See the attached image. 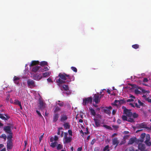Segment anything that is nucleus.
Segmentation results:
<instances>
[{
  "mask_svg": "<svg viewBox=\"0 0 151 151\" xmlns=\"http://www.w3.org/2000/svg\"><path fill=\"white\" fill-rule=\"evenodd\" d=\"M94 151H100V149L98 147H96L94 148Z\"/></svg>",
  "mask_w": 151,
  "mask_h": 151,
  "instance_id": "nucleus-55",
  "label": "nucleus"
},
{
  "mask_svg": "<svg viewBox=\"0 0 151 151\" xmlns=\"http://www.w3.org/2000/svg\"><path fill=\"white\" fill-rule=\"evenodd\" d=\"M13 147L12 141H7V149L8 150L12 149Z\"/></svg>",
  "mask_w": 151,
  "mask_h": 151,
  "instance_id": "nucleus-10",
  "label": "nucleus"
},
{
  "mask_svg": "<svg viewBox=\"0 0 151 151\" xmlns=\"http://www.w3.org/2000/svg\"><path fill=\"white\" fill-rule=\"evenodd\" d=\"M142 142H139L138 143V148L141 150H143L146 148V146L145 145L142 143Z\"/></svg>",
  "mask_w": 151,
  "mask_h": 151,
  "instance_id": "nucleus-15",
  "label": "nucleus"
},
{
  "mask_svg": "<svg viewBox=\"0 0 151 151\" xmlns=\"http://www.w3.org/2000/svg\"><path fill=\"white\" fill-rule=\"evenodd\" d=\"M96 142V139H93L91 142V144L92 145H93L94 143H95V142Z\"/></svg>",
  "mask_w": 151,
  "mask_h": 151,
  "instance_id": "nucleus-53",
  "label": "nucleus"
},
{
  "mask_svg": "<svg viewBox=\"0 0 151 151\" xmlns=\"http://www.w3.org/2000/svg\"><path fill=\"white\" fill-rule=\"evenodd\" d=\"M84 133L85 134H89V131H88V128H86V132H84Z\"/></svg>",
  "mask_w": 151,
  "mask_h": 151,
  "instance_id": "nucleus-58",
  "label": "nucleus"
},
{
  "mask_svg": "<svg viewBox=\"0 0 151 151\" xmlns=\"http://www.w3.org/2000/svg\"><path fill=\"white\" fill-rule=\"evenodd\" d=\"M63 128L62 127H60L58 128V132L57 133V134L58 135H60V130L62 129Z\"/></svg>",
  "mask_w": 151,
  "mask_h": 151,
  "instance_id": "nucleus-50",
  "label": "nucleus"
},
{
  "mask_svg": "<svg viewBox=\"0 0 151 151\" xmlns=\"http://www.w3.org/2000/svg\"><path fill=\"white\" fill-rule=\"evenodd\" d=\"M54 112L55 113L58 111H59L60 110V108L58 107V106H56L54 109H53Z\"/></svg>",
  "mask_w": 151,
  "mask_h": 151,
  "instance_id": "nucleus-27",
  "label": "nucleus"
},
{
  "mask_svg": "<svg viewBox=\"0 0 151 151\" xmlns=\"http://www.w3.org/2000/svg\"><path fill=\"white\" fill-rule=\"evenodd\" d=\"M9 135L7 137V139H8V141L11 140V141H12V133L11 132L10 134H9Z\"/></svg>",
  "mask_w": 151,
  "mask_h": 151,
  "instance_id": "nucleus-32",
  "label": "nucleus"
},
{
  "mask_svg": "<svg viewBox=\"0 0 151 151\" xmlns=\"http://www.w3.org/2000/svg\"><path fill=\"white\" fill-rule=\"evenodd\" d=\"M138 103L139 104V105H140V106H143L144 104L143 103H142L141 101L139 99L138 100Z\"/></svg>",
  "mask_w": 151,
  "mask_h": 151,
  "instance_id": "nucleus-47",
  "label": "nucleus"
},
{
  "mask_svg": "<svg viewBox=\"0 0 151 151\" xmlns=\"http://www.w3.org/2000/svg\"><path fill=\"white\" fill-rule=\"evenodd\" d=\"M92 102V98L91 97L85 98L83 99V104L86 105L89 103H91Z\"/></svg>",
  "mask_w": 151,
  "mask_h": 151,
  "instance_id": "nucleus-4",
  "label": "nucleus"
},
{
  "mask_svg": "<svg viewBox=\"0 0 151 151\" xmlns=\"http://www.w3.org/2000/svg\"><path fill=\"white\" fill-rule=\"evenodd\" d=\"M47 65V62L45 61H42L40 62V65L41 66H43L45 65Z\"/></svg>",
  "mask_w": 151,
  "mask_h": 151,
  "instance_id": "nucleus-31",
  "label": "nucleus"
},
{
  "mask_svg": "<svg viewBox=\"0 0 151 151\" xmlns=\"http://www.w3.org/2000/svg\"><path fill=\"white\" fill-rule=\"evenodd\" d=\"M63 88L65 91H67L69 89L68 86L66 85H63Z\"/></svg>",
  "mask_w": 151,
  "mask_h": 151,
  "instance_id": "nucleus-36",
  "label": "nucleus"
},
{
  "mask_svg": "<svg viewBox=\"0 0 151 151\" xmlns=\"http://www.w3.org/2000/svg\"><path fill=\"white\" fill-rule=\"evenodd\" d=\"M134 118H136L138 116V115L135 112H134L133 113H132V116Z\"/></svg>",
  "mask_w": 151,
  "mask_h": 151,
  "instance_id": "nucleus-37",
  "label": "nucleus"
},
{
  "mask_svg": "<svg viewBox=\"0 0 151 151\" xmlns=\"http://www.w3.org/2000/svg\"><path fill=\"white\" fill-rule=\"evenodd\" d=\"M146 100L147 101L151 103V99L149 98H147Z\"/></svg>",
  "mask_w": 151,
  "mask_h": 151,
  "instance_id": "nucleus-59",
  "label": "nucleus"
},
{
  "mask_svg": "<svg viewBox=\"0 0 151 151\" xmlns=\"http://www.w3.org/2000/svg\"><path fill=\"white\" fill-rule=\"evenodd\" d=\"M57 143V142H52L51 143L50 146L52 148L55 147V146L56 145Z\"/></svg>",
  "mask_w": 151,
  "mask_h": 151,
  "instance_id": "nucleus-33",
  "label": "nucleus"
},
{
  "mask_svg": "<svg viewBox=\"0 0 151 151\" xmlns=\"http://www.w3.org/2000/svg\"><path fill=\"white\" fill-rule=\"evenodd\" d=\"M59 114L58 113H55L53 116V121L54 122H56L58 119L59 117Z\"/></svg>",
  "mask_w": 151,
  "mask_h": 151,
  "instance_id": "nucleus-17",
  "label": "nucleus"
},
{
  "mask_svg": "<svg viewBox=\"0 0 151 151\" xmlns=\"http://www.w3.org/2000/svg\"><path fill=\"white\" fill-rule=\"evenodd\" d=\"M40 108L42 110H44L45 108V105L43 101L40 99L39 100Z\"/></svg>",
  "mask_w": 151,
  "mask_h": 151,
  "instance_id": "nucleus-11",
  "label": "nucleus"
},
{
  "mask_svg": "<svg viewBox=\"0 0 151 151\" xmlns=\"http://www.w3.org/2000/svg\"><path fill=\"white\" fill-rule=\"evenodd\" d=\"M27 86L30 88H33L36 86L35 81L32 80L28 79L27 82Z\"/></svg>",
  "mask_w": 151,
  "mask_h": 151,
  "instance_id": "nucleus-5",
  "label": "nucleus"
},
{
  "mask_svg": "<svg viewBox=\"0 0 151 151\" xmlns=\"http://www.w3.org/2000/svg\"><path fill=\"white\" fill-rule=\"evenodd\" d=\"M125 151H134V149L133 147H130L127 148Z\"/></svg>",
  "mask_w": 151,
  "mask_h": 151,
  "instance_id": "nucleus-26",
  "label": "nucleus"
},
{
  "mask_svg": "<svg viewBox=\"0 0 151 151\" xmlns=\"http://www.w3.org/2000/svg\"><path fill=\"white\" fill-rule=\"evenodd\" d=\"M41 68V66H34L32 69V72L36 73L37 71L39 70H40V68Z\"/></svg>",
  "mask_w": 151,
  "mask_h": 151,
  "instance_id": "nucleus-18",
  "label": "nucleus"
},
{
  "mask_svg": "<svg viewBox=\"0 0 151 151\" xmlns=\"http://www.w3.org/2000/svg\"><path fill=\"white\" fill-rule=\"evenodd\" d=\"M132 47L135 49H137L139 47V45L138 44H136L132 45Z\"/></svg>",
  "mask_w": 151,
  "mask_h": 151,
  "instance_id": "nucleus-39",
  "label": "nucleus"
},
{
  "mask_svg": "<svg viewBox=\"0 0 151 151\" xmlns=\"http://www.w3.org/2000/svg\"><path fill=\"white\" fill-rule=\"evenodd\" d=\"M135 106L137 108H140V105H138L137 103H136L135 104Z\"/></svg>",
  "mask_w": 151,
  "mask_h": 151,
  "instance_id": "nucleus-63",
  "label": "nucleus"
},
{
  "mask_svg": "<svg viewBox=\"0 0 151 151\" xmlns=\"http://www.w3.org/2000/svg\"><path fill=\"white\" fill-rule=\"evenodd\" d=\"M58 77L60 78L58 79H56V82L60 84L65 83V81L66 80H67V82H70L71 81H74L75 79V78L73 76H70L69 75H67L65 73H59Z\"/></svg>",
  "mask_w": 151,
  "mask_h": 151,
  "instance_id": "nucleus-1",
  "label": "nucleus"
},
{
  "mask_svg": "<svg viewBox=\"0 0 151 151\" xmlns=\"http://www.w3.org/2000/svg\"><path fill=\"white\" fill-rule=\"evenodd\" d=\"M71 137H68L65 139L64 142L65 143H68L70 142L72 140Z\"/></svg>",
  "mask_w": 151,
  "mask_h": 151,
  "instance_id": "nucleus-22",
  "label": "nucleus"
},
{
  "mask_svg": "<svg viewBox=\"0 0 151 151\" xmlns=\"http://www.w3.org/2000/svg\"><path fill=\"white\" fill-rule=\"evenodd\" d=\"M39 63V62L38 61H33L32 62L31 64L29 66H32L35 65L37 64H38Z\"/></svg>",
  "mask_w": 151,
  "mask_h": 151,
  "instance_id": "nucleus-21",
  "label": "nucleus"
},
{
  "mask_svg": "<svg viewBox=\"0 0 151 151\" xmlns=\"http://www.w3.org/2000/svg\"><path fill=\"white\" fill-rule=\"evenodd\" d=\"M112 127L115 129H117L118 128V126L116 125H113Z\"/></svg>",
  "mask_w": 151,
  "mask_h": 151,
  "instance_id": "nucleus-64",
  "label": "nucleus"
},
{
  "mask_svg": "<svg viewBox=\"0 0 151 151\" xmlns=\"http://www.w3.org/2000/svg\"><path fill=\"white\" fill-rule=\"evenodd\" d=\"M58 102H59V103H58L57 104L58 105L60 106H63V103L62 101H58Z\"/></svg>",
  "mask_w": 151,
  "mask_h": 151,
  "instance_id": "nucleus-41",
  "label": "nucleus"
},
{
  "mask_svg": "<svg viewBox=\"0 0 151 151\" xmlns=\"http://www.w3.org/2000/svg\"><path fill=\"white\" fill-rule=\"evenodd\" d=\"M19 79L20 78L19 77L14 76V83L17 84H18L19 83V82L18 81H17L19 80Z\"/></svg>",
  "mask_w": 151,
  "mask_h": 151,
  "instance_id": "nucleus-23",
  "label": "nucleus"
},
{
  "mask_svg": "<svg viewBox=\"0 0 151 151\" xmlns=\"http://www.w3.org/2000/svg\"><path fill=\"white\" fill-rule=\"evenodd\" d=\"M21 103V102L17 99L15 100L14 102V104H17V105H19V104H20Z\"/></svg>",
  "mask_w": 151,
  "mask_h": 151,
  "instance_id": "nucleus-42",
  "label": "nucleus"
},
{
  "mask_svg": "<svg viewBox=\"0 0 151 151\" xmlns=\"http://www.w3.org/2000/svg\"><path fill=\"white\" fill-rule=\"evenodd\" d=\"M103 127L108 129H109V130H112V129L111 127H110L109 126H108L107 125H104L103 126Z\"/></svg>",
  "mask_w": 151,
  "mask_h": 151,
  "instance_id": "nucleus-38",
  "label": "nucleus"
},
{
  "mask_svg": "<svg viewBox=\"0 0 151 151\" xmlns=\"http://www.w3.org/2000/svg\"><path fill=\"white\" fill-rule=\"evenodd\" d=\"M51 73L50 72H47L42 73V75L44 77H47L50 76Z\"/></svg>",
  "mask_w": 151,
  "mask_h": 151,
  "instance_id": "nucleus-24",
  "label": "nucleus"
},
{
  "mask_svg": "<svg viewBox=\"0 0 151 151\" xmlns=\"http://www.w3.org/2000/svg\"><path fill=\"white\" fill-rule=\"evenodd\" d=\"M64 128L65 129H70V125L68 123H65L63 124Z\"/></svg>",
  "mask_w": 151,
  "mask_h": 151,
  "instance_id": "nucleus-25",
  "label": "nucleus"
},
{
  "mask_svg": "<svg viewBox=\"0 0 151 151\" xmlns=\"http://www.w3.org/2000/svg\"><path fill=\"white\" fill-rule=\"evenodd\" d=\"M42 78V76L40 74H36L33 76V79L36 80H39Z\"/></svg>",
  "mask_w": 151,
  "mask_h": 151,
  "instance_id": "nucleus-16",
  "label": "nucleus"
},
{
  "mask_svg": "<svg viewBox=\"0 0 151 151\" xmlns=\"http://www.w3.org/2000/svg\"><path fill=\"white\" fill-rule=\"evenodd\" d=\"M112 144L113 145H116V147L119 143V141L117 138H114L112 140Z\"/></svg>",
  "mask_w": 151,
  "mask_h": 151,
  "instance_id": "nucleus-19",
  "label": "nucleus"
},
{
  "mask_svg": "<svg viewBox=\"0 0 151 151\" xmlns=\"http://www.w3.org/2000/svg\"><path fill=\"white\" fill-rule=\"evenodd\" d=\"M127 116H126L125 115H123L122 116V118L123 120L127 121L128 120V118Z\"/></svg>",
  "mask_w": 151,
  "mask_h": 151,
  "instance_id": "nucleus-44",
  "label": "nucleus"
},
{
  "mask_svg": "<svg viewBox=\"0 0 151 151\" xmlns=\"http://www.w3.org/2000/svg\"><path fill=\"white\" fill-rule=\"evenodd\" d=\"M43 137V135H41L39 137V141L40 142L42 139Z\"/></svg>",
  "mask_w": 151,
  "mask_h": 151,
  "instance_id": "nucleus-62",
  "label": "nucleus"
},
{
  "mask_svg": "<svg viewBox=\"0 0 151 151\" xmlns=\"http://www.w3.org/2000/svg\"><path fill=\"white\" fill-rule=\"evenodd\" d=\"M126 101L123 99H120L119 100V103L120 104H126Z\"/></svg>",
  "mask_w": 151,
  "mask_h": 151,
  "instance_id": "nucleus-28",
  "label": "nucleus"
},
{
  "mask_svg": "<svg viewBox=\"0 0 151 151\" xmlns=\"http://www.w3.org/2000/svg\"><path fill=\"white\" fill-rule=\"evenodd\" d=\"M93 120L95 122L96 127H99L100 126V120L96 118H94Z\"/></svg>",
  "mask_w": 151,
  "mask_h": 151,
  "instance_id": "nucleus-20",
  "label": "nucleus"
},
{
  "mask_svg": "<svg viewBox=\"0 0 151 151\" xmlns=\"http://www.w3.org/2000/svg\"><path fill=\"white\" fill-rule=\"evenodd\" d=\"M148 81V80L147 78H144L143 81V82H147Z\"/></svg>",
  "mask_w": 151,
  "mask_h": 151,
  "instance_id": "nucleus-56",
  "label": "nucleus"
},
{
  "mask_svg": "<svg viewBox=\"0 0 151 151\" xmlns=\"http://www.w3.org/2000/svg\"><path fill=\"white\" fill-rule=\"evenodd\" d=\"M127 121H128V122L131 123L134 122V119H133L131 118H129L128 119Z\"/></svg>",
  "mask_w": 151,
  "mask_h": 151,
  "instance_id": "nucleus-43",
  "label": "nucleus"
},
{
  "mask_svg": "<svg viewBox=\"0 0 151 151\" xmlns=\"http://www.w3.org/2000/svg\"><path fill=\"white\" fill-rule=\"evenodd\" d=\"M4 130L6 133L10 134L12 132L11 127L9 126H4Z\"/></svg>",
  "mask_w": 151,
  "mask_h": 151,
  "instance_id": "nucleus-12",
  "label": "nucleus"
},
{
  "mask_svg": "<svg viewBox=\"0 0 151 151\" xmlns=\"http://www.w3.org/2000/svg\"><path fill=\"white\" fill-rule=\"evenodd\" d=\"M4 115L6 117V119H7V120L10 118V116H9L8 114H4Z\"/></svg>",
  "mask_w": 151,
  "mask_h": 151,
  "instance_id": "nucleus-48",
  "label": "nucleus"
},
{
  "mask_svg": "<svg viewBox=\"0 0 151 151\" xmlns=\"http://www.w3.org/2000/svg\"><path fill=\"white\" fill-rule=\"evenodd\" d=\"M134 142L138 144V143H139L138 139L135 137L131 138L129 139L128 143V145H132Z\"/></svg>",
  "mask_w": 151,
  "mask_h": 151,
  "instance_id": "nucleus-8",
  "label": "nucleus"
},
{
  "mask_svg": "<svg viewBox=\"0 0 151 151\" xmlns=\"http://www.w3.org/2000/svg\"><path fill=\"white\" fill-rule=\"evenodd\" d=\"M100 95L97 94H95L93 96V101L96 104H98L99 101H100L99 100L101 97L102 96H103V95H101V96L100 97Z\"/></svg>",
  "mask_w": 151,
  "mask_h": 151,
  "instance_id": "nucleus-7",
  "label": "nucleus"
},
{
  "mask_svg": "<svg viewBox=\"0 0 151 151\" xmlns=\"http://www.w3.org/2000/svg\"><path fill=\"white\" fill-rule=\"evenodd\" d=\"M137 127L138 129L145 128L148 130L149 128V127L147 126V124L145 122L138 124Z\"/></svg>",
  "mask_w": 151,
  "mask_h": 151,
  "instance_id": "nucleus-9",
  "label": "nucleus"
},
{
  "mask_svg": "<svg viewBox=\"0 0 151 151\" xmlns=\"http://www.w3.org/2000/svg\"><path fill=\"white\" fill-rule=\"evenodd\" d=\"M54 140L55 141H57L58 139V137L56 135H55L54 136Z\"/></svg>",
  "mask_w": 151,
  "mask_h": 151,
  "instance_id": "nucleus-60",
  "label": "nucleus"
},
{
  "mask_svg": "<svg viewBox=\"0 0 151 151\" xmlns=\"http://www.w3.org/2000/svg\"><path fill=\"white\" fill-rule=\"evenodd\" d=\"M109 145H107L103 149V151H109Z\"/></svg>",
  "mask_w": 151,
  "mask_h": 151,
  "instance_id": "nucleus-35",
  "label": "nucleus"
},
{
  "mask_svg": "<svg viewBox=\"0 0 151 151\" xmlns=\"http://www.w3.org/2000/svg\"><path fill=\"white\" fill-rule=\"evenodd\" d=\"M112 109L111 106L106 107H102L101 108V109L104 113L107 114L109 115H110L111 114V111L110 110H111Z\"/></svg>",
  "mask_w": 151,
  "mask_h": 151,
  "instance_id": "nucleus-3",
  "label": "nucleus"
},
{
  "mask_svg": "<svg viewBox=\"0 0 151 151\" xmlns=\"http://www.w3.org/2000/svg\"><path fill=\"white\" fill-rule=\"evenodd\" d=\"M63 148V145L60 144H58L57 147V149L58 150H60Z\"/></svg>",
  "mask_w": 151,
  "mask_h": 151,
  "instance_id": "nucleus-40",
  "label": "nucleus"
},
{
  "mask_svg": "<svg viewBox=\"0 0 151 151\" xmlns=\"http://www.w3.org/2000/svg\"><path fill=\"white\" fill-rule=\"evenodd\" d=\"M145 143L147 146L150 147L151 145L150 135L149 134H147L145 137Z\"/></svg>",
  "mask_w": 151,
  "mask_h": 151,
  "instance_id": "nucleus-6",
  "label": "nucleus"
},
{
  "mask_svg": "<svg viewBox=\"0 0 151 151\" xmlns=\"http://www.w3.org/2000/svg\"><path fill=\"white\" fill-rule=\"evenodd\" d=\"M36 112L39 116L42 117H43L42 116L40 113V112L36 110Z\"/></svg>",
  "mask_w": 151,
  "mask_h": 151,
  "instance_id": "nucleus-52",
  "label": "nucleus"
},
{
  "mask_svg": "<svg viewBox=\"0 0 151 151\" xmlns=\"http://www.w3.org/2000/svg\"><path fill=\"white\" fill-rule=\"evenodd\" d=\"M0 137L2 138L4 140H6V134H1V136Z\"/></svg>",
  "mask_w": 151,
  "mask_h": 151,
  "instance_id": "nucleus-45",
  "label": "nucleus"
},
{
  "mask_svg": "<svg viewBox=\"0 0 151 151\" xmlns=\"http://www.w3.org/2000/svg\"><path fill=\"white\" fill-rule=\"evenodd\" d=\"M68 117L67 115L63 114H61L60 116V121L62 122H64L68 119Z\"/></svg>",
  "mask_w": 151,
  "mask_h": 151,
  "instance_id": "nucleus-14",
  "label": "nucleus"
},
{
  "mask_svg": "<svg viewBox=\"0 0 151 151\" xmlns=\"http://www.w3.org/2000/svg\"><path fill=\"white\" fill-rule=\"evenodd\" d=\"M47 81L49 82L52 83L53 82L51 79L50 78H47Z\"/></svg>",
  "mask_w": 151,
  "mask_h": 151,
  "instance_id": "nucleus-54",
  "label": "nucleus"
},
{
  "mask_svg": "<svg viewBox=\"0 0 151 151\" xmlns=\"http://www.w3.org/2000/svg\"><path fill=\"white\" fill-rule=\"evenodd\" d=\"M4 114H0V118L2 119L3 120L5 121L7 120L6 118L4 116Z\"/></svg>",
  "mask_w": 151,
  "mask_h": 151,
  "instance_id": "nucleus-34",
  "label": "nucleus"
},
{
  "mask_svg": "<svg viewBox=\"0 0 151 151\" xmlns=\"http://www.w3.org/2000/svg\"><path fill=\"white\" fill-rule=\"evenodd\" d=\"M71 68L72 70H73V71L75 72H77V68L74 67H71Z\"/></svg>",
  "mask_w": 151,
  "mask_h": 151,
  "instance_id": "nucleus-46",
  "label": "nucleus"
},
{
  "mask_svg": "<svg viewBox=\"0 0 151 151\" xmlns=\"http://www.w3.org/2000/svg\"><path fill=\"white\" fill-rule=\"evenodd\" d=\"M43 68H44L40 69V71L41 72H44L45 71H47L49 70V69L47 67L45 66L43 67Z\"/></svg>",
  "mask_w": 151,
  "mask_h": 151,
  "instance_id": "nucleus-30",
  "label": "nucleus"
},
{
  "mask_svg": "<svg viewBox=\"0 0 151 151\" xmlns=\"http://www.w3.org/2000/svg\"><path fill=\"white\" fill-rule=\"evenodd\" d=\"M122 108L124 109V113L128 117L132 116V113L131 112V110L127 109L124 106H123Z\"/></svg>",
  "mask_w": 151,
  "mask_h": 151,
  "instance_id": "nucleus-2",
  "label": "nucleus"
},
{
  "mask_svg": "<svg viewBox=\"0 0 151 151\" xmlns=\"http://www.w3.org/2000/svg\"><path fill=\"white\" fill-rule=\"evenodd\" d=\"M126 101L127 102H132L134 101V99H129L126 100Z\"/></svg>",
  "mask_w": 151,
  "mask_h": 151,
  "instance_id": "nucleus-51",
  "label": "nucleus"
},
{
  "mask_svg": "<svg viewBox=\"0 0 151 151\" xmlns=\"http://www.w3.org/2000/svg\"><path fill=\"white\" fill-rule=\"evenodd\" d=\"M68 132L69 135L72 136V130H69Z\"/></svg>",
  "mask_w": 151,
  "mask_h": 151,
  "instance_id": "nucleus-57",
  "label": "nucleus"
},
{
  "mask_svg": "<svg viewBox=\"0 0 151 151\" xmlns=\"http://www.w3.org/2000/svg\"><path fill=\"white\" fill-rule=\"evenodd\" d=\"M117 122L118 124H119L121 123V121L120 119H118L117 121Z\"/></svg>",
  "mask_w": 151,
  "mask_h": 151,
  "instance_id": "nucleus-61",
  "label": "nucleus"
},
{
  "mask_svg": "<svg viewBox=\"0 0 151 151\" xmlns=\"http://www.w3.org/2000/svg\"><path fill=\"white\" fill-rule=\"evenodd\" d=\"M90 110L91 115H92L93 116H95L96 115V112H95V110L93 109L92 108H90Z\"/></svg>",
  "mask_w": 151,
  "mask_h": 151,
  "instance_id": "nucleus-29",
  "label": "nucleus"
},
{
  "mask_svg": "<svg viewBox=\"0 0 151 151\" xmlns=\"http://www.w3.org/2000/svg\"><path fill=\"white\" fill-rule=\"evenodd\" d=\"M146 134L145 133H142L140 135V139H138L139 142H143L145 137Z\"/></svg>",
  "mask_w": 151,
  "mask_h": 151,
  "instance_id": "nucleus-13",
  "label": "nucleus"
},
{
  "mask_svg": "<svg viewBox=\"0 0 151 151\" xmlns=\"http://www.w3.org/2000/svg\"><path fill=\"white\" fill-rule=\"evenodd\" d=\"M134 92L135 93L137 94H139L141 93L140 91L137 89H135L134 90Z\"/></svg>",
  "mask_w": 151,
  "mask_h": 151,
  "instance_id": "nucleus-49",
  "label": "nucleus"
}]
</instances>
